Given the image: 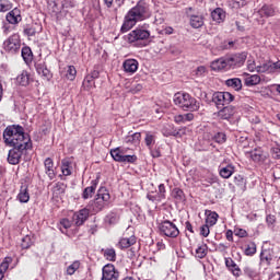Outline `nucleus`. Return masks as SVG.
<instances>
[{
    "label": "nucleus",
    "instance_id": "1",
    "mask_svg": "<svg viewBox=\"0 0 280 280\" xmlns=\"http://www.w3.org/2000/svg\"><path fill=\"white\" fill-rule=\"evenodd\" d=\"M150 16H152L150 3H148L145 0L138 1L137 4L125 14L122 25L120 27L121 34L130 32V30H132L137 23L148 21Z\"/></svg>",
    "mask_w": 280,
    "mask_h": 280
},
{
    "label": "nucleus",
    "instance_id": "2",
    "mask_svg": "<svg viewBox=\"0 0 280 280\" xmlns=\"http://www.w3.org/2000/svg\"><path fill=\"white\" fill-rule=\"evenodd\" d=\"M3 139L5 145L10 148H25V145H32L30 135L25 133V129L20 125L8 126L3 131Z\"/></svg>",
    "mask_w": 280,
    "mask_h": 280
},
{
    "label": "nucleus",
    "instance_id": "3",
    "mask_svg": "<svg viewBox=\"0 0 280 280\" xmlns=\"http://www.w3.org/2000/svg\"><path fill=\"white\" fill-rule=\"evenodd\" d=\"M150 24L144 23L139 25L127 35V40L130 45H138L139 47H145V40L150 39L151 36Z\"/></svg>",
    "mask_w": 280,
    "mask_h": 280
},
{
    "label": "nucleus",
    "instance_id": "4",
    "mask_svg": "<svg viewBox=\"0 0 280 280\" xmlns=\"http://www.w3.org/2000/svg\"><path fill=\"white\" fill-rule=\"evenodd\" d=\"M174 104L183 110H190V113L200 110V103L187 93H176L174 95Z\"/></svg>",
    "mask_w": 280,
    "mask_h": 280
},
{
    "label": "nucleus",
    "instance_id": "5",
    "mask_svg": "<svg viewBox=\"0 0 280 280\" xmlns=\"http://www.w3.org/2000/svg\"><path fill=\"white\" fill-rule=\"evenodd\" d=\"M159 230L162 235H165V237H171L172 240L180 235V230H178V226H176V224L170 220L162 221L159 225Z\"/></svg>",
    "mask_w": 280,
    "mask_h": 280
},
{
    "label": "nucleus",
    "instance_id": "6",
    "mask_svg": "<svg viewBox=\"0 0 280 280\" xmlns=\"http://www.w3.org/2000/svg\"><path fill=\"white\" fill-rule=\"evenodd\" d=\"M235 100V96L230 92H214L212 95V102L217 108H224L228 104H231Z\"/></svg>",
    "mask_w": 280,
    "mask_h": 280
},
{
    "label": "nucleus",
    "instance_id": "7",
    "mask_svg": "<svg viewBox=\"0 0 280 280\" xmlns=\"http://www.w3.org/2000/svg\"><path fill=\"white\" fill-rule=\"evenodd\" d=\"M32 144H24V147H13L9 151L8 161L11 165H19L21 163V156H23L24 150H31Z\"/></svg>",
    "mask_w": 280,
    "mask_h": 280
},
{
    "label": "nucleus",
    "instance_id": "8",
    "mask_svg": "<svg viewBox=\"0 0 280 280\" xmlns=\"http://www.w3.org/2000/svg\"><path fill=\"white\" fill-rule=\"evenodd\" d=\"M4 51H9L10 54H16L19 49H21V36L19 34L11 35L3 43Z\"/></svg>",
    "mask_w": 280,
    "mask_h": 280
},
{
    "label": "nucleus",
    "instance_id": "9",
    "mask_svg": "<svg viewBox=\"0 0 280 280\" xmlns=\"http://www.w3.org/2000/svg\"><path fill=\"white\" fill-rule=\"evenodd\" d=\"M101 280H119V270L113 264L105 265L102 269Z\"/></svg>",
    "mask_w": 280,
    "mask_h": 280
},
{
    "label": "nucleus",
    "instance_id": "10",
    "mask_svg": "<svg viewBox=\"0 0 280 280\" xmlns=\"http://www.w3.org/2000/svg\"><path fill=\"white\" fill-rule=\"evenodd\" d=\"M259 257V266H266L268 268V266H272V261H275V249L262 247Z\"/></svg>",
    "mask_w": 280,
    "mask_h": 280
},
{
    "label": "nucleus",
    "instance_id": "11",
    "mask_svg": "<svg viewBox=\"0 0 280 280\" xmlns=\"http://www.w3.org/2000/svg\"><path fill=\"white\" fill-rule=\"evenodd\" d=\"M246 58H248V52H238L228 57V62L230 65V69H235L236 67H242L246 62Z\"/></svg>",
    "mask_w": 280,
    "mask_h": 280
},
{
    "label": "nucleus",
    "instance_id": "12",
    "mask_svg": "<svg viewBox=\"0 0 280 280\" xmlns=\"http://www.w3.org/2000/svg\"><path fill=\"white\" fill-rule=\"evenodd\" d=\"M165 194H167V190L165 189V184L159 185V191L158 192H149L147 195L148 200L151 202H162V200H165Z\"/></svg>",
    "mask_w": 280,
    "mask_h": 280
},
{
    "label": "nucleus",
    "instance_id": "13",
    "mask_svg": "<svg viewBox=\"0 0 280 280\" xmlns=\"http://www.w3.org/2000/svg\"><path fill=\"white\" fill-rule=\"evenodd\" d=\"M211 69L212 71H229L231 69L229 65V57H221L214 61L211 62Z\"/></svg>",
    "mask_w": 280,
    "mask_h": 280
},
{
    "label": "nucleus",
    "instance_id": "14",
    "mask_svg": "<svg viewBox=\"0 0 280 280\" xmlns=\"http://www.w3.org/2000/svg\"><path fill=\"white\" fill-rule=\"evenodd\" d=\"M90 213H91V211L86 208H83V209L79 210L78 212H75L73 214V222H74L75 226H82V224H84V222L86 220H89Z\"/></svg>",
    "mask_w": 280,
    "mask_h": 280
},
{
    "label": "nucleus",
    "instance_id": "15",
    "mask_svg": "<svg viewBox=\"0 0 280 280\" xmlns=\"http://www.w3.org/2000/svg\"><path fill=\"white\" fill-rule=\"evenodd\" d=\"M43 32V24L38 22H33L24 26L25 36H34L35 34H40Z\"/></svg>",
    "mask_w": 280,
    "mask_h": 280
},
{
    "label": "nucleus",
    "instance_id": "16",
    "mask_svg": "<svg viewBox=\"0 0 280 280\" xmlns=\"http://www.w3.org/2000/svg\"><path fill=\"white\" fill-rule=\"evenodd\" d=\"M225 266L228 270L233 275V277H242V269L240 268V266H237L233 258H225Z\"/></svg>",
    "mask_w": 280,
    "mask_h": 280
},
{
    "label": "nucleus",
    "instance_id": "17",
    "mask_svg": "<svg viewBox=\"0 0 280 280\" xmlns=\"http://www.w3.org/2000/svg\"><path fill=\"white\" fill-rule=\"evenodd\" d=\"M5 19L11 25H19V23L23 21V18L21 16V10L19 9H13L12 11H10L7 14Z\"/></svg>",
    "mask_w": 280,
    "mask_h": 280
},
{
    "label": "nucleus",
    "instance_id": "18",
    "mask_svg": "<svg viewBox=\"0 0 280 280\" xmlns=\"http://www.w3.org/2000/svg\"><path fill=\"white\" fill-rule=\"evenodd\" d=\"M247 69L252 73L255 71H257V73H266V71H270V66H268V63H265L262 66H256L255 60L248 59L247 60Z\"/></svg>",
    "mask_w": 280,
    "mask_h": 280
},
{
    "label": "nucleus",
    "instance_id": "19",
    "mask_svg": "<svg viewBox=\"0 0 280 280\" xmlns=\"http://www.w3.org/2000/svg\"><path fill=\"white\" fill-rule=\"evenodd\" d=\"M44 167L47 176L50 180H54L56 178V166H54V160L51 158H47L44 161Z\"/></svg>",
    "mask_w": 280,
    "mask_h": 280
},
{
    "label": "nucleus",
    "instance_id": "20",
    "mask_svg": "<svg viewBox=\"0 0 280 280\" xmlns=\"http://www.w3.org/2000/svg\"><path fill=\"white\" fill-rule=\"evenodd\" d=\"M126 73H137L139 69V61L136 59H126L122 63Z\"/></svg>",
    "mask_w": 280,
    "mask_h": 280
},
{
    "label": "nucleus",
    "instance_id": "21",
    "mask_svg": "<svg viewBox=\"0 0 280 280\" xmlns=\"http://www.w3.org/2000/svg\"><path fill=\"white\" fill-rule=\"evenodd\" d=\"M35 69L38 73V75H42V78H44V80H51V71H49V69H47V66L45 65V62H38L35 65Z\"/></svg>",
    "mask_w": 280,
    "mask_h": 280
},
{
    "label": "nucleus",
    "instance_id": "22",
    "mask_svg": "<svg viewBox=\"0 0 280 280\" xmlns=\"http://www.w3.org/2000/svg\"><path fill=\"white\" fill-rule=\"evenodd\" d=\"M233 115H235V107L233 106L221 107L218 112V117H220V119H231Z\"/></svg>",
    "mask_w": 280,
    "mask_h": 280
},
{
    "label": "nucleus",
    "instance_id": "23",
    "mask_svg": "<svg viewBox=\"0 0 280 280\" xmlns=\"http://www.w3.org/2000/svg\"><path fill=\"white\" fill-rule=\"evenodd\" d=\"M205 215H206V224H208V226H215V224H218V218H220L218 212L206 210Z\"/></svg>",
    "mask_w": 280,
    "mask_h": 280
},
{
    "label": "nucleus",
    "instance_id": "24",
    "mask_svg": "<svg viewBox=\"0 0 280 280\" xmlns=\"http://www.w3.org/2000/svg\"><path fill=\"white\" fill-rule=\"evenodd\" d=\"M202 25H205V16L200 14L190 15V26L194 27V30H199Z\"/></svg>",
    "mask_w": 280,
    "mask_h": 280
},
{
    "label": "nucleus",
    "instance_id": "25",
    "mask_svg": "<svg viewBox=\"0 0 280 280\" xmlns=\"http://www.w3.org/2000/svg\"><path fill=\"white\" fill-rule=\"evenodd\" d=\"M95 189H97V179L91 182V186L86 187L83 190L82 198L84 200H89V198H93V194H95Z\"/></svg>",
    "mask_w": 280,
    "mask_h": 280
},
{
    "label": "nucleus",
    "instance_id": "26",
    "mask_svg": "<svg viewBox=\"0 0 280 280\" xmlns=\"http://www.w3.org/2000/svg\"><path fill=\"white\" fill-rule=\"evenodd\" d=\"M211 16L215 23H224V20L226 19V12H224L222 8H217L211 13Z\"/></svg>",
    "mask_w": 280,
    "mask_h": 280
},
{
    "label": "nucleus",
    "instance_id": "27",
    "mask_svg": "<svg viewBox=\"0 0 280 280\" xmlns=\"http://www.w3.org/2000/svg\"><path fill=\"white\" fill-rule=\"evenodd\" d=\"M135 244H137V237L132 235L130 237L120 238L118 246L119 248L124 249V248H130V246H135Z\"/></svg>",
    "mask_w": 280,
    "mask_h": 280
},
{
    "label": "nucleus",
    "instance_id": "28",
    "mask_svg": "<svg viewBox=\"0 0 280 280\" xmlns=\"http://www.w3.org/2000/svg\"><path fill=\"white\" fill-rule=\"evenodd\" d=\"M96 198H98V200H102L106 205H110V192L108 191V189H106V187H101L97 190Z\"/></svg>",
    "mask_w": 280,
    "mask_h": 280
},
{
    "label": "nucleus",
    "instance_id": "29",
    "mask_svg": "<svg viewBox=\"0 0 280 280\" xmlns=\"http://www.w3.org/2000/svg\"><path fill=\"white\" fill-rule=\"evenodd\" d=\"M225 86L233 89L234 91H242V80L240 78L228 79Z\"/></svg>",
    "mask_w": 280,
    "mask_h": 280
},
{
    "label": "nucleus",
    "instance_id": "30",
    "mask_svg": "<svg viewBox=\"0 0 280 280\" xmlns=\"http://www.w3.org/2000/svg\"><path fill=\"white\" fill-rule=\"evenodd\" d=\"M126 143L131 145H139L141 143V132H135L132 135H128L125 140Z\"/></svg>",
    "mask_w": 280,
    "mask_h": 280
},
{
    "label": "nucleus",
    "instance_id": "31",
    "mask_svg": "<svg viewBox=\"0 0 280 280\" xmlns=\"http://www.w3.org/2000/svg\"><path fill=\"white\" fill-rule=\"evenodd\" d=\"M219 174L221 178H230L233 176V174H235V166L229 164L225 167H222L219 171Z\"/></svg>",
    "mask_w": 280,
    "mask_h": 280
},
{
    "label": "nucleus",
    "instance_id": "32",
    "mask_svg": "<svg viewBox=\"0 0 280 280\" xmlns=\"http://www.w3.org/2000/svg\"><path fill=\"white\" fill-rule=\"evenodd\" d=\"M16 83L20 84V86H27V84H30V73H27V71L23 70L16 77Z\"/></svg>",
    "mask_w": 280,
    "mask_h": 280
},
{
    "label": "nucleus",
    "instance_id": "33",
    "mask_svg": "<svg viewBox=\"0 0 280 280\" xmlns=\"http://www.w3.org/2000/svg\"><path fill=\"white\" fill-rule=\"evenodd\" d=\"M162 135H164V137H180V131H176L174 126L167 125L162 129Z\"/></svg>",
    "mask_w": 280,
    "mask_h": 280
},
{
    "label": "nucleus",
    "instance_id": "34",
    "mask_svg": "<svg viewBox=\"0 0 280 280\" xmlns=\"http://www.w3.org/2000/svg\"><path fill=\"white\" fill-rule=\"evenodd\" d=\"M261 82V77L258 74H252L245 78V86H257Z\"/></svg>",
    "mask_w": 280,
    "mask_h": 280
},
{
    "label": "nucleus",
    "instance_id": "35",
    "mask_svg": "<svg viewBox=\"0 0 280 280\" xmlns=\"http://www.w3.org/2000/svg\"><path fill=\"white\" fill-rule=\"evenodd\" d=\"M102 253L105 259H107V261H116L117 253L115 252V248L102 249Z\"/></svg>",
    "mask_w": 280,
    "mask_h": 280
},
{
    "label": "nucleus",
    "instance_id": "36",
    "mask_svg": "<svg viewBox=\"0 0 280 280\" xmlns=\"http://www.w3.org/2000/svg\"><path fill=\"white\" fill-rule=\"evenodd\" d=\"M61 172L63 176H71V160L63 159L61 162Z\"/></svg>",
    "mask_w": 280,
    "mask_h": 280
},
{
    "label": "nucleus",
    "instance_id": "37",
    "mask_svg": "<svg viewBox=\"0 0 280 280\" xmlns=\"http://www.w3.org/2000/svg\"><path fill=\"white\" fill-rule=\"evenodd\" d=\"M18 200L20 202H30V192L27 191V187H21L20 192L18 195Z\"/></svg>",
    "mask_w": 280,
    "mask_h": 280
},
{
    "label": "nucleus",
    "instance_id": "38",
    "mask_svg": "<svg viewBox=\"0 0 280 280\" xmlns=\"http://www.w3.org/2000/svg\"><path fill=\"white\" fill-rule=\"evenodd\" d=\"M208 253H209V246H207V244L202 243L196 249V257H198L199 259H205V256Z\"/></svg>",
    "mask_w": 280,
    "mask_h": 280
},
{
    "label": "nucleus",
    "instance_id": "39",
    "mask_svg": "<svg viewBox=\"0 0 280 280\" xmlns=\"http://www.w3.org/2000/svg\"><path fill=\"white\" fill-rule=\"evenodd\" d=\"M258 14H260V16H275V8L265 4L259 11Z\"/></svg>",
    "mask_w": 280,
    "mask_h": 280
},
{
    "label": "nucleus",
    "instance_id": "40",
    "mask_svg": "<svg viewBox=\"0 0 280 280\" xmlns=\"http://www.w3.org/2000/svg\"><path fill=\"white\" fill-rule=\"evenodd\" d=\"M70 229H71V221H69V219H62L59 225V230L61 231V233H63V235H68L69 237Z\"/></svg>",
    "mask_w": 280,
    "mask_h": 280
},
{
    "label": "nucleus",
    "instance_id": "41",
    "mask_svg": "<svg viewBox=\"0 0 280 280\" xmlns=\"http://www.w3.org/2000/svg\"><path fill=\"white\" fill-rule=\"evenodd\" d=\"M144 143L149 150H152L154 143H156V136L151 132L145 133Z\"/></svg>",
    "mask_w": 280,
    "mask_h": 280
},
{
    "label": "nucleus",
    "instance_id": "42",
    "mask_svg": "<svg viewBox=\"0 0 280 280\" xmlns=\"http://www.w3.org/2000/svg\"><path fill=\"white\" fill-rule=\"evenodd\" d=\"M243 272L245 277H248V279H257V277H259V272H257V269L249 266L244 267Z\"/></svg>",
    "mask_w": 280,
    "mask_h": 280
},
{
    "label": "nucleus",
    "instance_id": "43",
    "mask_svg": "<svg viewBox=\"0 0 280 280\" xmlns=\"http://www.w3.org/2000/svg\"><path fill=\"white\" fill-rule=\"evenodd\" d=\"M83 89L85 91H91V89H95V79L88 74L83 80Z\"/></svg>",
    "mask_w": 280,
    "mask_h": 280
},
{
    "label": "nucleus",
    "instance_id": "44",
    "mask_svg": "<svg viewBox=\"0 0 280 280\" xmlns=\"http://www.w3.org/2000/svg\"><path fill=\"white\" fill-rule=\"evenodd\" d=\"M110 156L117 163H121V159L124 158V151H121V148L112 149L110 150Z\"/></svg>",
    "mask_w": 280,
    "mask_h": 280
},
{
    "label": "nucleus",
    "instance_id": "45",
    "mask_svg": "<svg viewBox=\"0 0 280 280\" xmlns=\"http://www.w3.org/2000/svg\"><path fill=\"white\" fill-rule=\"evenodd\" d=\"M22 58L24 61L31 62L34 58V55L32 54V48L23 47L22 48Z\"/></svg>",
    "mask_w": 280,
    "mask_h": 280
},
{
    "label": "nucleus",
    "instance_id": "46",
    "mask_svg": "<svg viewBox=\"0 0 280 280\" xmlns=\"http://www.w3.org/2000/svg\"><path fill=\"white\" fill-rule=\"evenodd\" d=\"M172 196L177 202H183V200H185V192L180 188H174Z\"/></svg>",
    "mask_w": 280,
    "mask_h": 280
},
{
    "label": "nucleus",
    "instance_id": "47",
    "mask_svg": "<svg viewBox=\"0 0 280 280\" xmlns=\"http://www.w3.org/2000/svg\"><path fill=\"white\" fill-rule=\"evenodd\" d=\"M105 207H108V203L95 197L94 203H93L94 211H102Z\"/></svg>",
    "mask_w": 280,
    "mask_h": 280
},
{
    "label": "nucleus",
    "instance_id": "48",
    "mask_svg": "<svg viewBox=\"0 0 280 280\" xmlns=\"http://www.w3.org/2000/svg\"><path fill=\"white\" fill-rule=\"evenodd\" d=\"M255 253H257V244H255V242H252L245 248L244 254L247 257H253V255H255Z\"/></svg>",
    "mask_w": 280,
    "mask_h": 280
},
{
    "label": "nucleus",
    "instance_id": "49",
    "mask_svg": "<svg viewBox=\"0 0 280 280\" xmlns=\"http://www.w3.org/2000/svg\"><path fill=\"white\" fill-rule=\"evenodd\" d=\"M105 220L108 224H117L119 222V214L117 212H109Z\"/></svg>",
    "mask_w": 280,
    "mask_h": 280
},
{
    "label": "nucleus",
    "instance_id": "50",
    "mask_svg": "<svg viewBox=\"0 0 280 280\" xmlns=\"http://www.w3.org/2000/svg\"><path fill=\"white\" fill-rule=\"evenodd\" d=\"M213 141H215V143H226V133L224 132H217L213 137H212Z\"/></svg>",
    "mask_w": 280,
    "mask_h": 280
},
{
    "label": "nucleus",
    "instance_id": "51",
    "mask_svg": "<svg viewBox=\"0 0 280 280\" xmlns=\"http://www.w3.org/2000/svg\"><path fill=\"white\" fill-rule=\"evenodd\" d=\"M103 2H104V5H106V8L110 9L113 8V3H116L118 8H121V5H124L126 0H103Z\"/></svg>",
    "mask_w": 280,
    "mask_h": 280
},
{
    "label": "nucleus",
    "instance_id": "52",
    "mask_svg": "<svg viewBox=\"0 0 280 280\" xmlns=\"http://www.w3.org/2000/svg\"><path fill=\"white\" fill-rule=\"evenodd\" d=\"M32 244H34V242H32V237H30V235H26L22 238L21 247L23 249H27L32 247Z\"/></svg>",
    "mask_w": 280,
    "mask_h": 280
},
{
    "label": "nucleus",
    "instance_id": "53",
    "mask_svg": "<svg viewBox=\"0 0 280 280\" xmlns=\"http://www.w3.org/2000/svg\"><path fill=\"white\" fill-rule=\"evenodd\" d=\"M10 264H12V258L7 257L0 265V272L5 273L8 271V269L10 268Z\"/></svg>",
    "mask_w": 280,
    "mask_h": 280
},
{
    "label": "nucleus",
    "instance_id": "54",
    "mask_svg": "<svg viewBox=\"0 0 280 280\" xmlns=\"http://www.w3.org/2000/svg\"><path fill=\"white\" fill-rule=\"evenodd\" d=\"M211 225H208L207 223L200 226V235L202 237H209V234L211 233L210 230Z\"/></svg>",
    "mask_w": 280,
    "mask_h": 280
},
{
    "label": "nucleus",
    "instance_id": "55",
    "mask_svg": "<svg viewBox=\"0 0 280 280\" xmlns=\"http://www.w3.org/2000/svg\"><path fill=\"white\" fill-rule=\"evenodd\" d=\"M12 5L10 4V1L8 0H0V12H8V10H11Z\"/></svg>",
    "mask_w": 280,
    "mask_h": 280
},
{
    "label": "nucleus",
    "instance_id": "56",
    "mask_svg": "<svg viewBox=\"0 0 280 280\" xmlns=\"http://www.w3.org/2000/svg\"><path fill=\"white\" fill-rule=\"evenodd\" d=\"M234 235H236V237H248V232L242 228H235Z\"/></svg>",
    "mask_w": 280,
    "mask_h": 280
},
{
    "label": "nucleus",
    "instance_id": "57",
    "mask_svg": "<svg viewBox=\"0 0 280 280\" xmlns=\"http://www.w3.org/2000/svg\"><path fill=\"white\" fill-rule=\"evenodd\" d=\"M120 163H137V155H122Z\"/></svg>",
    "mask_w": 280,
    "mask_h": 280
},
{
    "label": "nucleus",
    "instance_id": "58",
    "mask_svg": "<svg viewBox=\"0 0 280 280\" xmlns=\"http://www.w3.org/2000/svg\"><path fill=\"white\" fill-rule=\"evenodd\" d=\"M71 270H72L71 275L75 272H80V270H82V264L80 262V260H75L72 262Z\"/></svg>",
    "mask_w": 280,
    "mask_h": 280
},
{
    "label": "nucleus",
    "instance_id": "59",
    "mask_svg": "<svg viewBox=\"0 0 280 280\" xmlns=\"http://www.w3.org/2000/svg\"><path fill=\"white\" fill-rule=\"evenodd\" d=\"M262 158H264V155L261 154V152L253 151L250 153V159L254 160L255 163H259Z\"/></svg>",
    "mask_w": 280,
    "mask_h": 280
},
{
    "label": "nucleus",
    "instance_id": "60",
    "mask_svg": "<svg viewBox=\"0 0 280 280\" xmlns=\"http://www.w3.org/2000/svg\"><path fill=\"white\" fill-rule=\"evenodd\" d=\"M233 5L234 8H244V5H246V0H234Z\"/></svg>",
    "mask_w": 280,
    "mask_h": 280
},
{
    "label": "nucleus",
    "instance_id": "61",
    "mask_svg": "<svg viewBox=\"0 0 280 280\" xmlns=\"http://www.w3.org/2000/svg\"><path fill=\"white\" fill-rule=\"evenodd\" d=\"M143 90V85H141V84H136L135 86H132L131 88V93H133V94H137V93H139L140 91H142Z\"/></svg>",
    "mask_w": 280,
    "mask_h": 280
},
{
    "label": "nucleus",
    "instance_id": "62",
    "mask_svg": "<svg viewBox=\"0 0 280 280\" xmlns=\"http://www.w3.org/2000/svg\"><path fill=\"white\" fill-rule=\"evenodd\" d=\"M244 183V177L242 175L234 176V185H242Z\"/></svg>",
    "mask_w": 280,
    "mask_h": 280
},
{
    "label": "nucleus",
    "instance_id": "63",
    "mask_svg": "<svg viewBox=\"0 0 280 280\" xmlns=\"http://www.w3.org/2000/svg\"><path fill=\"white\" fill-rule=\"evenodd\" d=\"M184 116V124H186V121H194V114L192 113H188L183 115Z\"/></svg>",
    "mask_w": 280,
    "mask_h": 280
},
{
    "label": "nucleus",
    "instance_id": "64",
    "mask_svg": "<svg viewBox=\"0 0 280 280\" xmlns=\"http://www.w3.org/2000/svg\"><path fill=\"white\" fill-rule=\"evenodd\" d=\"M266 222H267V224H275V222H277V218H275V215H272V214H269L266 218Z\"/></svg>",
    "mask_w": 280,
    "mask_h": 280
}]
</instances>
